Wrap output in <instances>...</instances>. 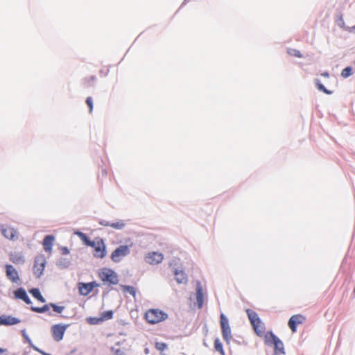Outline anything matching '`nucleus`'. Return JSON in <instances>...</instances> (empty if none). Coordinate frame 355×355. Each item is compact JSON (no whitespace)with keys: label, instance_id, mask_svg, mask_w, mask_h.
Instances as JSON below:
<instances>
[{"label":"nucleus","instance_id":"nucleus-1","mask_svg":"<svg viewBox=\"0 0 355 355\" xmlns=\"http://www.w3.org/2000/svg\"><path fill=\"white\" fill-rule=\"evenodd\" d=\"M265 343L267 345L273 346V355H285L286 352L283 342L276 336L272 331L267 332L264 336Z\"/></svg>","mask_w":355,"mask_h":355},{"label":"nucleus","instance_id":"nucleus-2","mask_svg":"<svg viewBox=\"0 0 355 355\" xmlns=\"http://www.w3.org/2000/svg\"><path fill=\"white\" fill-rule=\"evenodd\" d=\"M167 318V313L158 309H148L144 315V318L146 322L151 324H155L164 321Z\"/></svg>","mask_w":355,"mask_h":355},{"label":"nucleus","instance_id":"nucleus-3","mask_svg":"<svg viewBox=\"0 0 355 355\" xmlns=\"http://www.w3.org/2000/svg\"><path fill=\"white\" fill-rule=\"evenodd\" d=\"M246 313L256 334L259 336H262L265 332V326L258 316V314L251 309H247Z\"/></svg>","mask_w":355,"mask_h":355},{"label":"nucleus","instance_id":"nucleus-4","mask_svg":"<svg viewBox=\"0 0 355 355\" xmlns=\"http://www.w3.org/2000/svg\"><path fill=\"white\" fill-rule=\"evenodd\" d=\"M89 246L94 249V256L98 259H103L105 257L107 250L104 241L101 238H96Z\"/></svg>","mask_w":355,"mask_h":355},{"label":"nucleus","instance_id":"nucleus-5","mask_svg":"<svg viewBox=\"0 0 355 355\" xmlns=\"http://www.w3.org/2000/svg\"><path fill=\"white\" fill-rule=\"evenodd\" d=\"M98 275L103 282L116 284L119 282L116 274L111 269L104 268L98 271Z\"/></svg>","mask_w":355,"mask_h":355},{"label":"nucleus","instance_id":"nucleus-6","mask_svg":"<svg viewBox=\"0 0 355 355\" xmlns=\"http://www.w3.org/2000/svg\"><path fill=\"white\" fill-rule=\"evenodd\" d=\"M130 252L128 245H120L116 248L111 254L110 258L112 261L118 263Z\"/></svg>","mask_w":355,"mask_h":355},{"label":"nucleus","instance_id":"nucleus-7","mask_svg":"<svg viewBox=\"0 0 355 355\" xmlns=\"http://www.w3.org/2000/svg\"><path fill=\"white\" fill-rule=\"evenodd\" d=\"M220 323L223 338L227 343H229L232 339V332L229 325L228 319L223 313H221L220 315Z\"/></svg>","mask_w":355,"mask_h":355},{"label":"nucleus","instance_id":"nucleus-8","mask_svg":"<svg viewBox=\"0 0 355 355\" xmlns=\"http://www.w3.org/2000/svg\"><path fill=\"white\" fill-rule=\"evenodd\" d=\"M46 263V261L44 255L41 254L35 257L33 270L36 277H40L42 276Z\"/></svg>","mask_w":355,"mask_h":355},{"label":"nucleus","instance_id":"nucleus-9","mask_svg":"<svg viewBox=\"0 0 355 355\" xmlns=\"http://www.w3.org/2000/svg\"><path fill=\"white\" fill-rule=\"evenodd\" d=\"M306 321V317L302 314H296L292 315L288 322V325L293 333L297 331V327L302 324Z\"/></svg>","mask_w":355,"mask_h":355},{"label":"nucleus","instance_id":"nucleus-10","mask_svg":"<svg viewBox=\"0 0 355 355\" xmlns=\"http://www.w3.org/2000/svg\"><path fill=\"white\" fill-rule=\"evenodd\" d=\"M67 327L68 325H63L61 324H54L52 326V336L55 341L59 342L63 338Z\"/></svg>","mask_w":355,"mask_h":355},{"label":"nucleus","instance_id":"nucleus-11","mask_svg":"<svg viewBox=\"0 0 355 355\" xmlns=\"http://www.w3.org/2000/svg\"><path fill=\"white\" fill-rule=\"evenodd\" d=\"M145 261L150 265H155L161 263L164 259V256L162 253L157 252H152L148 253L145 256Z\"/></svg>","mask_w":355,"mask_h":355},{"label":"nucleus","instance_id":"nucleus-12","mask_svg":"<svg viewBox=\"0 0 355 355\" xmlns=\"http://www.w3.org/2000/svg\"><path fill=\"white\" fill-rule=\"evenodd\" d=\"M98 286V284L95 282L89 283H79L78 286L80 294L84 296L89 295L94 288Z\"/></svg>","mask_w":355,"mask_h":355},{"label":"nucleus","instance_id":"nucleus-13","mask_svg":"<svg viewBox=\"0 0 355 355\" xmlns=\"http://www.w3.org/2000/svg\"><path fill=\"white\" fill-rule=\"evenodd\" d=\"M1 234L8 239L14 241L17 239V230L8 225H2L1 227Z\"/></svg>","mask_w":355,"mask_h":355},{"label":"nucleus","instance_id":"nucleus-14","mask_svg":"<svg viewBox=\"0 0 355 355\" xmlns=\"http://www.w3.org/2000/svg\"><path fill=\"white\" fill-rule=\"evenodd\" d=\"M6 273L7 277L13 283H17L19 280L18 272L12 265L6 266Z\"/></svg>","mask_w":355,"mask_h":355},{"label":"nucleus","instance_id":"nucleus-15","mask_svg":"<svg viewBox=\"0 0 355 355\" xmlns=\"http://www.w3.org/2000/svg\"><path fill=\"white\" fill-rule=\"evenodd\" d=\"M14 296L16 299H19L23 300L27 304H31V300L28 296L26 291L23 288H19L14 291Z\"/></svg>","mask_w":355,"mask_h":355},{"label":"nucleus","instance_id":"nucleus-16","mask_svg":"<svg viewBox=\"0 0 355 355\" xmlns=\"http://www.w3.org/2000/svg\"><path fill=\"white\" fill-rule=\"evenodd\" d=\"M20 322V320L10 315H3L0 316V326L1 325H13Z\"/></svg>","mask_w":355,"mask_h":355},{"label":"nucleus","instance_id":"nucleus-17","mask_svg":"<svg viewBox=\"0 0 355 355\" xmlns=\"http://www.w3.org/2000/svg\"><path fill=\"white\" fill-rule=\"evenodd\" d=\"M54 240H55V238L52 235L46 236L43 240L42 245H43L44 249L49 254H51L52 252V248H53V244Z\"/></svg>","mask_w":355,"mask_h":355},{"label":"nucleus","instance_id":"nucleus-18","mask_svg":"<svg viewBox=\"0 0 355 355\" xmlns=\"http://www.w3.org/2000/svg\"><path fill=\"white\" fill-rule=\"evenodd\" d=\"M196 300L198 308L201 309L204 302V293L202 287L200 282L197 283L196 286Z\"/></svg>","mask_w":355,"mask_h":355},{"label":"nucleus","instance_id":"nucleus-19","mask_svg":"<svg viewBox=\"0 0 355 355\" xmlns=\"http://www.w3.org/2000/svg\"><path fill=\"white\" fill-rule=\"evenodd\" d=\"M174 275L178 284H186L187 282V276L184 271L175 270Z\"/></svg>","mask_w":355,"mask_h":355},{"label":"nucleus","instance_id":"nucleus-20","mask_svg":"<svg viewBox=\"0 0 355 355\" xmlns=\"http://www.w3.org/2000/svg\"><path fill=\"white\" fill-rule=\"evenodd\" d=\"M103 225L105 226H110L112 228H114V229H116V230H121L123 229L124 227H125V223L120 220L117 222H115V223H102Z\"/></svg>","mask_w":355,"mask_h":355},{"label":"nucleus","instance_id":"nucleus-21","mask_svg":"<svg viewBox=\"0 0 355 355\" xmlns=\"http://www.w3.org/2000/svg\"><path fill=\"white\" fill-rule=\"evenodd\" d=\"M29 292L38 301L42 303L45 302V299L43 297L38 288H32Z\"/></svg>","mask_w":355,"mask_h":355},{"label":"nucleus","instance_id":"nucleus-22","mask_svg":"<svg viewBox=\"0 0 355 355\" xmlns=\"http://www.w3.org/2000/svg\"><path fill=\"white\" fill-rule=\"evenodd\" d=\"M214 348L215 350L218 352L221 355H225V353L223 350V347L222 343L220 341L219 338H216L214 340Z\"/></svg>","mask_w":355,"mask_h":355},{"label":"nucleus","instance_id":"nucleus-23","mask_svg":"<svg viewBox=\"0 0 355 355\" xmlns=\"http://www.w3.org/2000/svg\"><path fill=\"white\" fill-rule=\"evenodd\" d=\"M121 288L122 291L124 293H128L131 295H132L133 297L135 296V295H136V290H135V288L133 286H126V285H121Z\"/></svg>","mask_w":355,"mask_h":355},{"label":"nucleus","instance_id":"nucleus-24","mask_svg":"<svg viewBox=\"0 0 355 355\" xmlns=\"http://www.w3.org/2000/svg\"><path fill=\"white\" fill-rule=\"evenodd\" d=\"M50 304H45L42 307L32 306L31 309L33 311L36 313H44L49 309Z\"/></svg>","mask_w":355,"mask_h":355},{"label":"nucleus","instance_id":"nucleus-25","mask_svg":"<svg viewBox=\"0 0 355 355\" xmlns=\"http://www.w3.org/2000/svg\"><path fill=\"white\" fill-rule=\"evenodd\" d=\"M288 54H289L291 56L296 57V58H302V55L301 52L295 49H288L287 50Z\"/></svg>","mask_w":355,"mask_h":355},{"label":"nucleus","instance_id":"nucleus-26","mask_svg":"<svg viewBox=\"0 0 355 355\" xmlns=\"http://www.w3.org/2000/svg\"><path fill=\"white\" fill-rule=\"evenodd\" d=\"M113 316V312L112 311H107L102 313L101 318L99 320H109Z\"/></svg>","mask_w":355,"mask_h":355},{"label":"nucleus","instance_id":"nucleus-27","mask_svg":"<svg viewBox=\"0 0 355 355\" xmlns=\"http://www.w3.org/2000/svg\"><path fill=\"white\" fill-rule=\"evenodd\" d=\"M351 75H352V68L350 67H347L345 68L341 72V76L343 78H347V77L350 76Z\"/></svg>","mask_w":355,"mask_h":355},{"label":"nucleus","instance_id":"nucleus-28","mask_svg":"<svg viewBox=\"0 0 355 355\" xmlns=\"http://www.w3.org/2000/svg\"><path fill=\"white\" fill-rule=\"evenodd\" d=\"M155 348L160 352H163L167 348V345L165 343L157 342L155 343Z\"/></svg>","mask_w":355,"mask_h":355},{"label":"nucleus","instance_id":"nucleus-29","mask_svg":"<svg viewBox=\"0 0 355 355\" xmlns=\"http://www.w3.org/2000/svg\"><path fill=\"white\" fill-rule=\"evenodd\" d=\"M316 85L318 88L319 90L324 92L325 94H331V92L329 91L328 89H327L323 85H322L320 82V80H317V83H316Z\"/></svg>","mask_w":355,"mask_h":355},{"label":"nucleus","instance_id":"nucleus-30","mask_svg":"<svg viewBox=\"0 0 355 355\" xmlns=\"http://www.w3.org/2000/svg\"><path fill=\"white\" fill-rule=\"evenodd\" d=\"M50 306L53 308V311L56 313H61L64 310V306H58L55 304L51 303Z\"/></svg>","mask_w":355,"mask_h":355},{"label":"nucleus","instance_id":"nucleus-31","mask_svg":"<svg viewBox=\"0 0 355 355\" xmlns=\"http://www.w3.org/2000/svg\"><path fill=\"white\" fill-rule=\"evenodd\" d=\"M86 103H87V105L89 107V113H92V110H93V101H92V97L89 96V97L87 98Z\"/></svg>","mask_w":355,"mask_h":355},{"label":"nucleus","instance_id":"nucleus-32","mask_svg":"<svg viewBox=\"0 0 355 355\" xmlns=\"http://www.w3.org/2000/svg\"><path fill=\"white\" fill-rule=\"evenodd\" d=\"M96 80V77L92 76L89 78H86L84 80L85 84H89L91 81H94Z\"/></svg>","mask_w":355,"mask_h":355},{"label":"nucleus","instance_id":"nucleus-33","mask_svg":"<svg viewBox=\"0 0 355 355\" xmlns=\"http://www.w3.org/2000/svg\"><path fill=\"white\" fill-rule=\"evenodd\" d=\"M81 240L85 243V245L88 246H89V243H92V241H90L89 238L87 236V235Z\"/></svg>","mask_w":355,"mask_h":355},{"label":"nucleus","instance_id":"nucleus-34","mask_svg":"<svg viewBox=\"0 0 355 355\" xmlns=\"http://www.w3.org/2000/svg\"><path fill=\"white\" fill-rule=\"evenodd\" d=\"M76 234L80 237V239H83L86 236L85 234L80 232H78Z\"/></svg>","mask_w":355,"mask_h":355},{"label":"nucleus","instance_id":"nucleus-35","mask_svg":"<svg viewBox=\"0 0 355 355\" xmlns=\"http://www.w3.org/2000/svg\"><path fill=\"white\" fill-rule=\"evenodd\" d=\"M116 354H117V355H123V352H121V351L118 349V350L116 351Z\"/></svg>","mask_w":355,"mask_h":355},{"label":"nucleus","instance_id":"nucleus-36","mask_svg":"<svg viewBox=\"0 0 355 355\" xmlns=\"http://www.w3.org/2000/svg\"><path fill=\"white\" fill-rule=\"evenodd\" d=\"M322 76H324V77H329V73L327 72H324V73H322Z\"/></svg>","mask_w":355,"mask_h":355},{"label":"nucleus","instance_id":"nucleus-37","mask_svg":"<svg viewBox=\"0 0 355 355\" xmlns=\"http://www.w3.org/2000/svg\"><path fill=\"white\" fill-rule=\"evenodd\" d=\"M19 260H21V258L19 257V259H16V260H12L13 262L16 263V262H19Z\"/></svg>","mask_w":355,"mask_h":355},{"label":"nucleus","instance_id":"nucleus-38","mask_svg":"<svg viewBox=\"0 0 355 355\" xmlns=\"http://www.w3.org/2000/svg\"><path fill=\"white\" fill-rule=\"evenodd\" d=\"M5 352H6V349H1V348L0 347V354H3V353H4Z\"/></svg>","mask_w":355,"mask_h":355}]
</instances>
